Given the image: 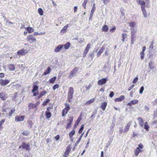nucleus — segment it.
Here are the masks:
<instances>
[{"label":"nucleus","instance_id":"35","mask_svg":"<svg viewBox=\"0 0 157 157\" xmlns=\"http://www.w3.org/2000/svg\"><path fill=\"white\" fill-rule=\"evenodd\" d=\"M68 26V25L67 24L65 26L63 27V29H62L61 31V32L63 33H65Z\"/></svg>","mask_w":157,"mask_h":157},{"label":"nucleus","instance_id":"43","mask_svg":"<svg viewBox=\"0 0 157 157\" xmlns=\"http://www.w3.org/2000/svg\"><path fill=\"white\" fill-rule=\"evenodd\" d=\"M38 12L39 13L41 16L43 15V12L42 9L39 8L38 9Z\"/></svg>","mask_w":157,"mask_h":157},{"label":"nucleus","instance_id":"49","mask_svg":"<svg viewBox=\"0 0 157 157\" xmlns=\"http://www.w3.org/2000/svg\"><path fill=\"white\" fill-rule=\"evenodd\" d=\"M45 33H38L37 32H35L34 33V35L35 36H36L37 35H43Z\"/></svg>","mask_w":157,"mask_h":157},{"label":"nucleus","instance_id":"30","mask_svg":"<svg viewBox=\"0 0 157 157\" xmlns=\"http://www.w3.org/2000/svg\"><path fill=\"white\" fill-rule=\"evenodd\" d=\"M56 79V77L54 76L53 77L50 78L49 80V82L50 83L53 84Z\"/></svg>","mask_w":157,"mask_h":157},{"label":"nucleus","instance_id":"40","mask_svg":"<svg viewBox=\"0 0 157 157\" xmlns=\"http://www.w3.org/2000/svg\"><path fill=\"white\" fill-rule=\"evenodd\" d=\"M136 23L134 21L130 22L129 23V26L130 27H136Z\"/></svg>","mask_w":157,"mask_h":157},{"label":"nucleus","instance_id":"57","mask_svg":"<svg viewBox=\"0 0 157 157\" xmlns=\"http://www.w3.org/2000/svg\"><path fill=\"white\" fill-rule=\"evenodd\" d=\"M5 121V119H2L0 121V124L1 125H3Z\"/></svg>","mask_w":157,"mask_h":157},{"label":"nucleus","instance_id":"51","mask_svg":"<svg viewBox=\"0 0 157 157\" xmlns=\"http://www.w3.org/2000/svg\"><path fill=\"white\" fill-rule=\"evenodd\" d=\"M144 88L143 86H142L141 87L139 93L140 94H141L142 93L143 90H144Z\"/></svg>","mask_w":157,"mask_h":157},{"label":"nucleus","instance_id":"8","mask_svg":"<svg viewBox=\"0 0 157 157\" xmlns=\"http://www.w3.org/2000/svg\"><path fill=\"white\" fill-rule=\"evenodd\" d=\"M7 98V94L5 92H2L0 93V98L2 100H5Z\"/></svg>","mask_w":157,"mask_h":157},{"label":"nucleus","instance_id":"20","mask_svg":"<svg viewBox=\"0 0 157 157\" xmlns=\"http://www.w3.org/2000/svg\"><path fill=\"white\" fill-rule=\"evenodd\" d=\"M75 131L74 129H72L71 131L69 133V136L71 140H72V141H73V139H72V136L75 134Z\"/></svg>","mask_w":157,"mask_h":157},{"label":"nucleus","instance_id":"28","mask_svg":"<svg viewBox=\"0 0 157 157\" xmlns=\"http://www.w3.org/2000/svg\"><path fill=\"white\" fill-rule=\"evenodd\" d=\"M144 6H141V9L142 11H143V14L144 16V17H147V13L146 11L144 9Z\"/></svg>","mask_w":157,"mask_h":157},{"label":"nucleus","instance_id":"41","mask_svg":"<svg viewBox=\"0 0 157 157\" xmlns=\"http://www.w3.org/2000/svg\"><path fill=\"white\" fill-rule=\"evenodd\" d=\"M29 132L28 131H25L22 132V134L24 136H27L29 135Z\"/></svg>","mask_w":157,"mask_h":157},{"label":"nucleus","instance_id":"25","mask_svg":"<svg viewBox=\"0 0 157 157\" xmlns=\"http://www.w3.org/2000/svg\"><path fill=\"white\" fill-rule=\"evenodd\" d=\"M135 34H131V44H134V42L135 41V37L134 36Z\"/></svg>","mask_w":157,"mask_h":157},{"label":"nucleus","instance_id":"6","mask_svg":"<svg viewBox=\"0 0 157 157\" xmlns=\"http://www.w3.org/2000/svg\"><path fill=\"white\" fill-rule=\"evenodd\" d=\"M78 68L77 67H75L73 69V70L71 71L70 73L68 78H71L74 75H75L78 70Z\"/></svg>","mask_w":157,"mask_h":157},{"label":"nucleus","instance_id":"59","mask_svg":"<svg viewBox=\"0 0 157 157\" xmlns=\"http://www.w3.org/2000/svg\"><path fill=\"white\" fill-rule=\"evenodd\" d=\"M139 124L141 127H144V121L139 122Z\"/></svg>","mask_w":157,"mask_h":157},{"label":"nucleus","instance_id":"62","mask_svg":"<svg viewBox=\"0 0 157 157\" xmlns=\"http://www.w3.org/2000/svg\"><path fill=\"white\" fill-rule=\"evenodd\" d=\"M134 86H135L134 85H131L128 88V91H130Z\"/></svg>","mask_w":157,"mask_h":157},{"label":"nucleus","instance_id":"60","mask_svg":"<svg viewBox=\"0 0 157 157\" xmlns=\"http://www.w3.org/2000/svg\"><path fill=\"white\" fill-rule=\"evenodd\" d=\"M114 95V93L113 91H111L110 93L109 96L110 97L112 98Z\"/></svg>","mask_w":157,"mask_h":157},{"label":"nucleus","instance_id":"37","mask_svg":"<svg viewBox=\"0 0 157 157\" xmlns=\"http://www.w3.org/2000/svg\"><path fill=\"white\" fill-rule=\"evenodd\" d=\"M145 50H142V51L140 52V57L142 60L144 58V52Z\"/></svg>","mask_w":157,"mask_h":157},{"label":"nucleus","instance_id":"27","mask_svg":"<svg viewBox=\"0 0 157 157\" xmlns=\"http://www.w3.org/2000/svg\"><path fill=\"white\" fill-rule=\"evenodd\" d=\"M108 29L109 28L108 25H105L102 27L101 31L103 32H106L108 31Z\"/></svg>","mask_w":157,"mask_h":157},{"label":"nucleus","instance_id":"2","mask_svg":"<svg viewBox=\"0 0 157 157\" xmlns=\"http://www.w3.org/2000/svg\"><path fill=\"white\" fill-rule=\"evenodd\" d=\"M74 93V89L73 87H70L68 90L67 93V99L68 102H71L73 98V95Z\"/></svg>","mask_w":157,"mask_h":157},{"label":"nucleus","instance_id":"11","mask_svg":"<svg viewBox=\"0 0 157 157\" xmlns=\"http://www.w3.org/2000/svg\"><path fill=\"white\" fill-rule=\"evenodd\" d=\"M132 124V121H129L127 124L126 126L124 127V132H126L129 131L130 127Z\"/></svg>","mask_w":157,"mask_h":157},{"label":"nucleus","instance_id":"46","mask_svg":"<svg viewBox=\"0 0 157 157\" xmlns=\"http://www.w3.org/2000/svg\"><path fill=\"white\" fill-rule=\"evenodd\" d=\"M127 34L126 33L122 34V41L124 42L125 40V39L126 37Z\"/></svg>","mask_w":157,"mask_h":157},{"label":"nucleus","instance_id":"32","mask_svg":"<svg viewBox=\"0 0 157 157\" xmlns=\"http://www.w3.org/2000/svg\"><path fill=\"white\" fill-rule=\"evenodd\" d=\"M38 86L34 85L33 86V89L32 90V92L33 93L38 91Z\"/></svg>","mask_w":157,"mask_h":157},{"label":"nucleus","instance_id":"22","mask_svg":"<svg viewBox=\"0 0 157 157\" xmlns=\"http://www.w3.org/2000/svg\"><path fill=\"white\" fill-rule=\"evenodd\" d=\"M95 4H94V6H93V7H92V9L91 12V13H90V19L92 18V17L93 16L94 13V11H95Z\"/></svg>","mask_w":157,"mask_h":157},{"label":"nucleus","instance_id":"39","mask_svg":"<svg viewBox=\"0 0 157 157\" xmlns=\"http://www.w3.org/2000/svg\"><path fill=\"white\" fill-rule=\"evenodd\" d=\"M28 107L29 109L31 108H35V105L32 103H30L28 105Z\"/></svg>","mask_w":157,"mask_h":157},{"label":"nucleus","instance_id":"55","mask_svg":"<svg viewBox=\"0 0 157 157\" xmlns=\"http://www.w3.org/2000/svg\"><path fill=\"white\" fill-rule=\"evenodd\" d=\"M28 122L29 125V127H30V128H31L33 125V123H32V121H28Z\"/></svg>","mask_w":157,"mask_h":157},{"label":"nucleus","instance_id":"14","mask_svg":"<svg viewBox=\"0 0 157 157\" xmlns=\"http://www.w3.org/2000/svg\"><path fill=\"white\" fill-rule=\"evenodd\" d=\"M28 52L26 50H20L17 52V54L18 56H23L25 55Z\"/></svg>","mask_w":157,"mask_h":157},{"label":"nucleus","instance_id":"58","mask_svg":"<svg viewBox=\"0 0 157 157\" xmlns=\"http://www.w3.org/2000/svg\"><path fill=\"white\" fill-rule=\"evenodd\" d=\"M139 4L140 5H142V6L143 5H145V2L144 1H140L139 2Z\"/></svg>","mask_w":157,"mask_h":157},{"label":"nucleus","instance_id":"16","mask_svg":"<svg viewBox=\"0 0 157 157\" xmlns=\"http://www.w3.org/2000/svg\"><path fill=\"white\" fill-rule=\"evenodd\" d=\"M139 102L138 100H134L131 101L129 103H128L127 105L129 106H131L132 105H135L137 104Z\"/></svg>","mask_w":157,"mask_h":157},{"label":"nucleus","instance_id":"44","mask_svg":"<svg viewBox=\"0 0 157 157\" xmlns=\"http://www.w3.org/2000/svg\"><path fill=\"white\" fill-rule=\"evenodd\" d=\"M154 44V42L153 41L150 42V43L149 44V49H152L153 48V44Z\"/></svg>","mask_w":157,"mask_h":157},{"label":"nucleus","instance_id":"31","mask_svg":"<svg viewBox=\"0 0 157 157\" xmlns=\"http://www.w3.org/2000/svg\"><path fill=\"white\" fill-rule=\"evenodd\" d=\"M131 34H135L136 31V27H131Z\"/></svg>","mask_w":157,"mask_h":157},{"label":"nucleus","instance_id":"21","mask_svg":"<svg viewBox=\"0 0 157 157\" xmlns=\"http://www.w3.org/2000/svg\"><path fill=\"white\" fill-rule=\"evenodd\" d=\"M52 114L50 111H46L45 113V116L48 119H49L50 118Z\"/></svg>","mask_w":157,"mask_h":157},{"label":"nucleus","instance_id":"26","mask_svg":"<svg viewBox=\"0 0 157 157\" xmlns=\"http://www.w3.org/2000/svg\"><path fill=\"white\" fill-rule=\"evenodd\" d=\"M148 66L150 69L151 70L155 68V66L154 64L152 61L149 63Z\"/></svg>","mask_w":157,"mask_h":157},{"label":"nucleus","instance_id":"3","mask_svg":"<svg viewBox=\"0 0 157 157\" xmlns=\"http://www.w3.org/2000/svg\"><path fill=\"white\" fill-rule=\"evenodd\" d=\"M65 108L62 110V117H64L68 113L70 109V105L67 103L64 104Z\"/></svg>","mask_w":157,"mask_h":157},{"label":"nucleus","instance_id":"12","mask_svg":"<svg viewBox=\"0 0 157 157\" xmlns=\"http://www.w3.org/2000/svg\"><path fill=\"white\" fill-rule=\"evenodd\" d=\"M107 80V79L106 78H102L98 81V84L99 85L104 84L106 82Z\"/></svg>","mask_w":157,"mask_h":157},{"label":"nucleus","instance_id":"61","mask_svg":"<svg viewBox=\"0 0 157 157\" xmlns=\"http://www.w3.org/2000/svg\"><path fill=\"white\" fill-rule=\"evenodd\" d=\"M53 108V106L48 107L47 108V110L46 111H50V110L51 109H52Z\"/></svg>","mask_w":157,"mask_h":157},{"label":"nucleus","instance_id":"17","mask_svg":"<svg viewBox=\"0 0 157 157\" xmlns=\"http://www.w3.org/2000/svg\"><path fill=\"white\" fill-rule=\"evenodd\" d=\"M82 113H81L79 117L77 119L76 121L74 124V126H76L78 124L81 120H82Z\"/></svg>","mask_w":157,"mask_h":157},{"label":"nucleus","instance_id":"56","mask_svg":"<svg viewBox=\"0 0 157 157\" xmlns=\"http://www.w3.org/2000/svg\"><path fill=\"white\" fill-rule=\"evenodd\" d=\"M138 147H139L140 149H142L144 148V146L142 144L140 143L138 145Z\"/></svg>","mask_w":157,"mask_h":157},{"label":"nucleus","instance_id":"9","mask_svg":"<svg viewBox=\"0 0 157 157\" xmlns=\"http://www.w3.org/2000/svg\"><path fill=\"white\" fill-rule=\"evenodd\" d=\"M25 118L24 115L21 116H17L15 117V121L17 122L23 121L24 120Z\"/></svg>","mask_w":157,"mask_h":157},{"label":"nucleus","instance_id":"10","mask_svg":"<svg viewBox=\"0 0 157 157\" xmlns=\"http://www.w3.org/2000/svg\"><path fill=\"white\" fill-rule=\"evenodd\" d=\"M10 82V81L7 79H0V85L1 86H5Z\"/></svg>","mask_w":157,"mask_h":157},{"label":"nucleus","instance_id":"54","mask_svg":"<svg viewBox=\"0 0 157 157\" xmlns=\"http://www.w3.org/2000/svg\"><path fill=\"white\" fill-rule=\"evenodd\" d=\"M138 79V77H136L133 80L132 82L134 83H136L137 82Z\"/></svg>","mask_w":157,"mask_h":157},{"label":"nucleus","instance_id":"5","mask_svg":"<svg viewBox=\"0 0 157 157\" xmlns=\"http://www.w3.org/2000/svg\"><path fill=\"white\" fill-rule=\"evenodd\" d=\"M71 145L69 144L66 147L65 151L63 155L64 157H68L71 151Z\"/></svg>","mask_w":157,"mask_h":157},{"label":"nucleus","instance_id":"64","mask_svg":"<svg viewBox=\"0 0 157 157\" xmlns=\"http://www.w3.org/2000/svg\"><path fill=\"white\" fill-rule=\"evenodd\" d=\"M59 136L58 135L55 137V139L56 140H58L59 139Z\"/></svg>","mask_w":157,"mask_h":157},{"label":"nucleus","instance_id":"47","mask_svg":"<svg viewBox=\"0 0 157 157\" xmlns=\"http://www.w3.org/2000/svg\"><path fill=\"white\" fill-rule=\"evenodd\" d=\"M59 86L58 84H56L53 86V89L54 90H55L56 89L58 88Z\"/></svg>","mask_w":157,"mask_h":157},{"label":"nucleus","instance_id":"24","mask_svg":"<svg viewBox=\"0 0 157 157\" xmlns=\"http://www.w3.org/2000/svg\"><path fill=\"white\" fill-rule=\"evenodd\" d=\"M8 67L10 71H13L15 69L14 66L12 64H9Z\"/></svg>","mask_w":157,"mask_h":157},{"label":"nucleus","instance_id":"34","mask_svg":"<svg viewBox=\"0 0 157 157\" xmlns=\"http://www.w3.org/2000/svg\"><path fill=\"white\" fill-rule=\"evenodd\" d=\"M143 127L146 129V131H148L149 128V127L148 126V123L147 122H145L144 123V125Z\"/></svg>","mask_w":157,"mask_h":157},{"label":"nucleus","instance_id":"38","mask_svg":"<svg viewBox=\"0 0 157 157\" xmlns=\"http://www.w3.org/2000/svg\"><path fill=\"white\" fill-rule=\"evenodd\" d=\"M50 100L49 99H46L43 103L42 105L43 106H44L47 105L48 103L50 102Z\"/></svg>","mask_w":157,"mask_h":157},{"label":"nucleus","instance_id":"4","mask_svg":"<svg viewBox=\"0 0 157 157\" xmlns=\"http://www.w3.org/2000/svg\"><path fill=\"white\" fill-rule=\"evenodd\" d=\"M64 46L65 49H68L71 46V44L70 42H68L64 45L61 44L57 46L55 49H61Z\"/></svg>","mask_w":157,"mask_h":157},{"label":"nucleus","instance_id":"48","mask_svg":"<svg viewBox=\"0 0 157 157\" xmlns=\"http://www.w3.org/2000/svg\"><path fill=\"white\" fill-rule=\"evenodd\" d=\"M102 2L103 3L105 4L106 5L109 2L110 0H101Z\"/></svg>","mask_w":157,"mask_h":157},{"label":"nucleus","instance_id":"7","mask_svg":"<svg viewBox=\"0 0 157 157\" xmlns=\"http://www.w3.org/2000/svg\"><path fill=\"white\" fill-rule=\"evenodd\" d=\"M27 40L31 43L36 42V39L32 35H29L28 36Z\"/></svg>","mask_w":157,"mask_h":157},{"label":"nucleus","instance_id":"23","mask_svg":"<svg viewBox=\"0 0 157 157\" xmlns=\"http://www.w3.org/2000/svg\"><path fill=\"white\" fill-rule=\"evenodd\" d=\"M51 68L49 67H48L47 69L43 73L44 75H46L49 74L51 71Z\"/></svg>","mask_w":157,"mask_h":157},{"label":"nucleus","instance_id":"53","mask_svg":"<svg viewBox=\"0 0 157 157\" xmlns=\"http://www.w3.org/2000/svg\"><path fill=\"white\" fill-rule=\"evenodd\" d=\"M93 85L92 84H90L88 86L86 87V90H89L92 86Z\"/></svg>","mask_w":157,"mask_h":157},{"label":"nucleus","instance_id":"13","mask_svg":"<svg viewBox=\"0 0 157 157\" xmlns=\"http://www.w3.org/2000/svg\"><path fill=\"white\" fill-rule=\"evenodd\" d=\"M22 148L26 151H29L30 149V145L29 144L23 142L22 143Z\"/></svg>","mask_w":157,"mask_h":157},{"label":"nucleus","instance_id":"52","mask_svg":"<svg viewBox=\"0 0 157 157\" xmlns=\"http://www.w3.org/2000/svg\"><path fill=\"white\" fill-rule=\"evenodd\" d=\"M40 93L42 96H43L45 95L47 93V91H46L45 90H44L41 92Z\"/></svg>","mask_w":157,"mask_h":157},{"label":"nucleus","instance_id":"36","mask_svg":"<svg viewBox=\"0 0 157 157\" xmlns=\"http://www.w3.org/2000/svg\"><path fill=\"white\" fill-rule=\"evenodd\" d=\"M73 117L72 116L70 117H69L68 119H67V123H70L72 124V123L73 121Z\"/></svg>","mask_w":157,"mask_h":157},{"label":"nucleus","instance_id":"1","mask_svg":"<svg viewBox=\"0 0 157 157\" xmlns=\"http://www.w3.org/2000/svg\"><path fill=\"white\" fill-rule=\"evenodd\" d=\"M15 109L14 108L11 109L9 107L3 108L2 109V112L6 113L7 117L11 116L12 114L15 112Z\"/></svg>","mask_w":157,"mask_h":157},{"label":"nucleus","instance_id":"19","mask_svg":"<svg viewBox=\"0 0 157 157\" xmlns=\"http://www.w3.org/2000/svg\"><path fill=\"white\" fill-rule=\"evenodd\" d=\"M124 98V95L121 96L119 98H116L114 99V101L115 102L121 101Z\"/></svg>","mask_w":157,"mask_h":157},{"label":"nucleus","instance_id":"29","mask_svg":"<svg viewBox=\"0 0 157 157\" xmlns=\"http://www.w3.org/2000/svg\"><path fill=\"white\" fill-rule=\"evenodd\" d=\"M95 98H92L90 100L87 101L85 104L86 105H89L94 102V101H95Z\"/></svg>","mask_w":157,"mask_h":157},{"label":"nucleus","instance_id":"42","mask_svg":"<svg viewBox=\"0 0 157 157\" xmlns=\"http://www.w3.org/2000/svg\"><path fill=\"white\" fill-rule=\"evenodd\" d=\"M72 125V124L70 123H67V124L66 126V129L70 128Z\"/></svg>","mask_w":157,"mask_h":157},{"label":"nucleus","instance_id":"18","mask_svg":"<svg viewBox=\"0 0 157 157\" xmlns=\"http://www.w3.org/2000/svg\"><path fill=\"white\" fill-rule=\"evenodd\" d=\"M107 105V103L106 102H104L101 103L100 107L103 111H104L106 109Z\"/></svg>","mask_w":157,"mask_h":157},{"label":"nucleus","instance_id":"15","mask_svg":"<svg viewBox=\"0 0 157 157\" xmlns=\"http://www.w3.org/2000/svg\"><path fill=\"white\" fill-rule=\"evenodd\" d=\"M142 150L139 148V147H137L134 151V154L136 156H137L139 153L142 152Z\"/></svg>","mask_w":157,"mask_h":157},{"label":"nucleus","instance_id":"63","mask_svg":"<svg viewBox=\"0 0 157 157\" xmlns=\"http://www.w3.org/2000/svg\"><path fill=\"white\" fill-rule=\"evenodd\" d=\"M154 115L155 117H157V109L154 112Z\"/></svg>","mask_w":157,"mask_h":157},{"label":"nucleus","instance_id":"33","mask_svg":"<svg viewBox=\"0 0 157 157\" xmlns=\"http://www.w3.org/2000/svg\"><path fill=\"white\" fill-rule=\"evenodd\" d=\"M26 29L28 31V32L29 33H31L34 31V29L33 28L28 27L26 28Z\"/></svg>","mask_w":157,"mask_h":157},{"label":"nucleus","instance_id":"45","mask_svg":"<svg viewBox=\"0 0 157 157\" xmlns=\"http://www.w3.org/2000/svg\"><path fill=\"white\" fill-rule=\"evenodd\" d=\"M87 2L88 0H85L82 4L83 7L85 9L86 8V5Z\"/></svg>","mask_w":157,"mask_h":157},{"label":"nucleus","instance_id":"50","mask_svg":"<svg viewBox=\"0 0 157 157\" xmlns=\"http://www.w3.org/2000/svg\"><path fill=\"white\" fill-rule=\"evenodd\" d=\"M116 27L115 26H114L113 28L110 29V32L111 33H113L115 32V31L116 29Z\"/></svg>","mask_w":157,"mask_h":157}]
</instances>
